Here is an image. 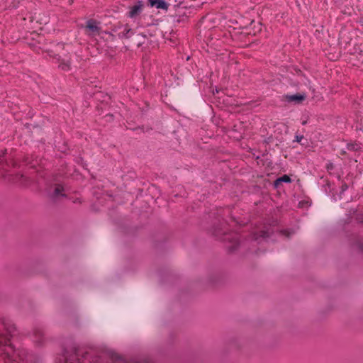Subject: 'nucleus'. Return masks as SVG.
Listing matches in <instances>:
<instances>
[{
	"mask_svg": "<svg viewBox=\"0 0 363 363\" xmlns=\"http://www.w3.org/2000/svg\"><path fill=\"white\" fill-rule=\"evenodd\" d=\"M143 6L144 5L142 1L137 2L136 4L130 8L128 16L133 18L138 16L141 13Z\"/></svg>",
	"mask_w": 363,
	"mask_h": 363,
	"instance_id": "f257e3e1",
	"label": "nucleus"
},
{
	"mask_svg": "<svg viewBox=\"0 0 363 363\" xmlns=\"http://www.w3.org/2000/svg\"><path fill=\"white\" fill-rule=\"evenodd\" d=\"M131 31L130 28H129L128 27H125V30H124V33H123V35L125 37H128V33Z\"/></svg>",
	"mask_w": 363,
	"mask_h": 363,
	"instance_id": "9b49d317",
	"label": "nucleus"
},
{
	"mask_svg": "<svg viewBox=\"0 0 363 363\" xmlns=\"http://www.w3.org/2000/svg\"><path fill=\"white\" fill-rule=\"evenodd\" d=\"M63 191H64V189L62 186L56 185L55 186L54 192L52 194V196L53 198H59L60 196H64Z\"/></svg>",
	"mask_w": 363,
	"mask_h": 363,
	"instance_id": "423d86ee",
	"label": "nucleus"
},
{
	"mask_svg": "<svg viewBox=\"0 0 363 363\" xmlns=\"http://www.w3.org/2000/svg\"><path fill=\"white\" fill-rule=\"evenodd\" d=\"M353 247L359 252H363V240H357L353 244Z\"/></svg>",
	"mask_w": 363,
	"mask_h": 363,
	"instance_id": "0eeeda50",
	"label": "nucleus"
},
{
	"mask_svg": "<svg viewBox=\"0 0 363 363\" xmlns=\"http://www.w3.org/2000/svg\"><path fill=\"white\" fill-rule=\"evenodd\" d=\"M260 237L266 238L268 235H267V233L265 231H260Z\"/></svg>",
	"mask_w": 363,
	"mask_h": 363,
	"instance_id": "ddd939ff",
	"label": "nucleus"
},
{
	"mask_svg": "<svg viewBox=\"0 0 363 363\" xmlns=\"http://www.w3.org/2000/svg\"><path fill=\"white\" fill-rule=\"evenodd\" d=\"M86 28L92 35H97L100 33L101 28L99 27V23L96 21H89L87 22Z\"/></svg>",
	"mask_w": 363,
	"mask_h": 363,
	"instance_id": "f03ea898",
	"label": "nucleus"
},
{
	"mask_svg": "<svg viewBox=\"0 0 363 363\" xmlns=\"http://www.w3.org/2000/svg\"><path fill=\"white\" fill-rule=\"evenodd\" d=\"M150 5L152 6H155L157 9H162L164 10H167L168 5L163 0H149Z\"/></svg>",
	"mask_w": 363,
	"mask_h": 363,
	"instance_id": "7ed1b4c3",
	"label": "nucleus"
},
{
	"mask_svg": "<svg viewBox=\"0 0 363 363\" xmlns=\"http://www.w3.org/2000/svg\"><path fill=\"white\" fill-rule=\"evenodd\" d=\"M60 67H61L62 69L63 70H68L69 69V67H70V65H69V61H67V62H65L64 60L60 63Z\"/></svg>",
	"mask_w": 363,
	"mask_h": 363,
	"instance_id": "9d476101",
	"label": "nucleus"
},
{
	"mask_svg": "<svg viewBox=\"0 0 363 363\" xmlns=\"http://www.w3.org/2000/svg\"><path fill=\"white\" fill-rule=\"evenodd\" d=\"M4 342H6V338L1 337V335H0V345L1 344H3Z\"/></svg>",
	"mask_w": 363,
	"mask_h": 363,
	"instance_id": "4468645a",
	"label": "nucleus"
},
{
	"mask_svg": "<svg viewBox=\"0 0 363 363\" xmlns=\"http://www.w3.org/2000/svg\"><path fill=\"white\" fill-rule=\"evenodd\" d=\"M6 352L8 355V357L13 362H17V359L19 358L21 359V356L20 354V352H16V351H13V349L11 347H9L6 350Z\"/></svg>",
	"mask_w": 363,
	"mask_h": 363,
	"instance_id": "20e7f679",
	"label": "nucleus"
},
{
	"mask_svg": "<svg viewBox=\"0 0 363 363\" xmlns=\"http://www.w3.org/2000/svg\"><path fill=\"white\" fill-rule=\"evenodd\" d=\"M303 138V137L302 135H297L296 137V141L300 143Z\"/></svg>",
	"mask_w": 363,
	"mask_h": 363,
	"instance_id": "f8f14e48",
	"label": "nucleus"
},
{
	"mask_svg": "<svg viewBox=\"0 0 363 363\" xmlns=\"http://www.w3.org/2000/svg\"><path fill=\"white\" fill-rule=\"evenodd\" d=\"M65 363H82L79 358L76 356H72L67 359Z\"/></svg>",
	"mask_w": 363,
	"mask_h": 363,
	"instance_id": "1a4fd4ad",
	"label": "nucleus"
},
{
	"mask_svg": "<svg viewBox=\"0 0 363 363\" xmlns=\"http://www.w3.org/2000/svg\"><path fill=\"white\" fill-rule=\"evenodd\" d=\"M291 182L290 177L287 175H284L283 177H279V179H277L275 181V185L277 186L281 182Z\"/></svg>",
	"mask_w": 363,
	"mask_h": 363,
	"instance_id": "6e6552de",
	"label": "nucleus"
},
{
	"mask_svg": "<svg viewBox=\"0 0 363 363\" xmlns=\"http://www.w3.org/2000/svg\"><path fill=\"white\" fill-rule=\"evenodd\" d=\"M287 98L289 101L301 103L306 99V96L304 94H294V95L289 96Z\"/></svg>",
	"mask_w": 363,
	"mask_h": 363,
	"instance_id": "39448f33",
	"label": "nucleus"
}]
</instances>
